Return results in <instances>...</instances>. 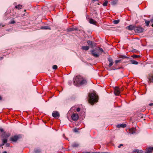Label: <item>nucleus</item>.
Returning a JSON list of instances; mask_svg holds the SVG:
<instances>
[{"label": "nucleus", "instance_id": "obj_1", "mask_svg": "<svg viewBox=\"0 0 153 153\" xmlns=\"http://www.w3.org/2000/svg\"><path fill=\"white\" fill-rule=\"evenodd\" d=\"M73 80L74 85L77 84L80 85H85L87 83L86 79L80 75L76 76L74 78Z\"/></svg>", "mask_w": 153, "mask_h": 153}, {"label": "nucleus", "instance_id": "obj_2", "mask_svg": "<svg viewBox=\"0 0 153 153\" xmlns=\"http://www.w3.org/2000/svg\"><path fill=\"white\" fill-rule=\"evenodd\" d=\"M88 97L89 102L91 104H94L98 101V97L95 92L89 93Z\"/></svg>", "mask_w": 153, "mask_h": 153}, {"label": "nucleus", "instance_id": "obj_3", "mask_svg": "<svg viewBox=\"0 0 153 153\" xmlns=\"http://www.w3.org/2000/svg\"><path fill=\"white\" fill-rule=\"evenodd\" d=\"M91 53L92 56L95 57H98L100 54L98 52V50H97L96 48L92 50Z\"/></svg>", "mask_w": 153, "mask_h": 153}, {"label": "nucleus", "instance_id": "obj_4", "mask_svg": "<svg viewBox=\"0 0 153 153\" xmlns=\"http://www.w3.org/2000/svg\"><path fill=\"white\" fill-rule=\"evenodd\" d=\"M21 138L20 135H16L13 136L10 138V140L13 142H16L19 138Z\"/></svg>", "mask_w": 153, "mask_h": 153}, {"label": "nucleus", "instance_id": "obj_5", "mask_svg": "<svg viewBox=\"0 0 153 153\" xmlns=\"http://www.w3.org/2000/svg\"><path fill=\"white\" fill-rule=\"evenodd\" d=\"M121 91L120 89L118 87H115L114 88V93L116 95H119L120 94Z\"/></svg>", "mask_w": 153, "mask_h": 153}, {"label": "nucleus", "instance_id": "obj_6", "mask_svg": "<svg viewBox=\"0 0 153 153\" xmlns=\"http://www.w3.org/2000/svg\"><path fill=\"white\" fill-rule=\"evenodd\" d=\"M79 116L77 114L73 113L71 116L72 120L74 121H76L79 119Z\"/></svg>", "mask_w": 153, "mask_h": 153}, {"label": "nucleus", "instance_id": "obj_7", "mask_svg": "<svg viewBox=\"0 0 153 153\" xmlns=\"http://www.w3.org/2000/svg\"><path fill=\"white\" fill-rule=\"evenodd\" d=\"M143 28L141 27H137L135 28V31L137 33H141L143 31Z\"/></svg>", "mask_w": 153, "mask_h": 153}, {"label": "nucleus", "instance_id": "obj_8", "mask_svg": "<svg viewBox=\"0 0 153 153\" xmlns=\"http://www.w3.org/2000/svg\"><path fill=\"white\" fill-rule=\"evenodd\" d=\"M52 116L55 118L60 117L59 113L57 111H53L52 113Z\"/></svg>", "mask_w": 153, "mask_h": 153}, {"label": "nucleus", "instance_id": "obj_9", "mask_svg": "<svg viewBox=\"0 0 153 153\" xmlns=\"http://www.w3.org/2000/svg\"><path fill=\"white\" fill-rule=\"evenodd\" d=\"M108 61L109 62L108 66L110 67L114 63L113 60L112 58L110 57L108 58Z\"/></svg>", "mask_w": 153, "mask_h": 153}, {"label": "nucleus", "instance_id": "obj_10", "mask_svg": "<svg viewBox=\"0 0 153 153\" xmlns=\"http://www.w3.org/2000/svg\"><path fill=\"white\" fill-rule=\"evenodd\" d=\"M135 28V27L132 25H131L128 26L126 27V28L128 30H134Z\"/></svg>", "mask_w": 153, "mask_h": 153}, {"label": "nucleus", "instance_id": "obj_11", "mask_svg": "<svg viewBox=\"0 0 153 153\" xmlns=\"http://www.w3.org/2000/svg\"><path fill=\"white\" fill-rule=\"evenodd\" d=\"M149 82L153 83V74H150L149 77Z\"/></svg>", "mask_w": 153, "mask_h": 153}, {"label": "nucleus", "instance_id": "obj_12", "mask_svg": "<svg viewBox=\"0 0 153 153\" xmlns=\"http://www.w3.org/2000/svg\"><path fill=\"white\" fill-rule=\"evenodd\" d=\"M126 125L125 124H118L117 125V127L118 128H125L126 127Z\"/></svg>", "mask_w": 153, "mask_h": 153}, {"label": "nucleus", "instance_id": "obj_13", "mask_svg": "<svg viewBox=\"0 0 153 153\" xmlns=\"http://www.w3.org/2000/svg\"><path fill=\"white\" fill-rule=\"evenodd\" d=\"M67 30L68 32H71L74 30H78L76 28L71 27L68 28Z\"/></svg>", "mask_w": 153, "mask_h": 153}, {"label": "nucleus", "instance_id": "obj_14", "mask_svg": "<svg viewBox=\"0 0 153 153\" xmlns=\"http://www.w3.org/2000/svg\"><path fill=\"white\" fill-rule=\"evenodd\" d=\"M81 49L83 50L87 51L89 49V47L88 46H83L82 47Z\"/></svg>", "mask_w": 153, "mask_h": 153}, {"label": "nucleus", "instance_id": "obj_15", "mask_svg": "<svg viewBox=\"0 0 153 153\" xmlns=\"http://www.w3.org/2000/svg\"><path fill=\"white\" fill-rule=\"evenodd\" d=\"M89 22L91 24H93L94 25H95L96 24V23H97L96 22L93 20V19H91L89 20Z\"/></svg>", "mask_w": 153, "mask_h": 153}, {"label": "nucleus", "instance_id": "obj_16", "mask_svg": "<svg viewBox=\"0 0 153 153\" xmlns=\"http://www.w3.org/2000/svg\"><path fill=\"white\" fill-rule=\"evenodd\" d=\"M130 133L131 134H133L135 133V129L134 128H132L129 129Z\"/></svg>", "mask_w": 153, "mask_h": 153}, {"label": "nucleus", "instance_id": "obj_17", "mask_svg": "<svg viewBox=\"0 0 153 153\" xmlns=\"http://www.w3.org/2000/svg\"><path fill=\"white\" fill-rule=\"evenodd\" d=\"M87 43H88V44L91 47H93V43L92 41L88 40L87 41Z\"/></svg>", "mask_w": 153, "mask_h": 153}, {"label": "nucleus", "instance_id": "obj_18", "mask_svg": "<svg viewBox=\"0 0 153 153\" xmlns=\"http://www.w3.org/2000/svg\"><path fill=\"white\" fill-rule=\"evenodd\" d=\"M41 29H45V30L51 29L50 27L48 26H44L42 27H41Z\"/></svg>", "mask_w": 153, "mask_h": 153}, {"label": "nucleus", "instance_id": "obj_19", "mask_svg": "<svg viewBox=\"0 0 153 153\" xmlns=\"http://www.w3.org/2000/svg\"><path fill=\"white\" fill-rule=\"evenodd\" d=\"M22 6L21 4H19L18 5H16L15 7V8L16 9H18V10H19L20 9H21Z\"/></svg>", "mask_w": 153, "mask_h": 153}, {"label": "nucleus", "instance_id": "obj_20", "mask_svg": "<svg viewBox=\"0 0 153 153\" xmlns=\"http://www.w3.org/2000/svg\"><path fill=\"white\" fill-rule=\"evenodd\" d=\"M119 57L120 58H122L123 59L128 58V57L126 56L122 55H119Z\"/></svg>", "mask_w": 153, "mask_h": 153}, {"label": "nucleus", "instance_id": "obj_21", "mask_svg": "<svg viewBox=\"0 0 153 153\" xmlns=\"http://www.w3.org/2000/svg\"><path fill=\"white\" fill-rule=\"evenodd\" d=\"M97 50H98V52L100 53H102L103 52V51L102 48H96Z\"/></svg>", "mask_w": 153, "mask_h": 153}, {"label": "nucleus", "instance_id": "obj_22", "mask_svg": "<svg viewBox=\"0 0 153 153\" xmlns=\"http://www.w3.org/2000/svg\"><path fill=\"white\" fill-rule=\"evenodd\" d=\"M131 62L132 64H135V65H137L138 64V62L134 61L133 60H131Z\"/></svg>", "mask_w": 153, "mask_h": 153}, {"label": "nucleus", "instance_id": "obj_23", "mask_svg": "<svg viewBox=\"0 0 153 153\" xmlns=\"http://www.w3.org/2000/svg\"><path fill=\"white\" fill-rule=\"evenodd\" d=\"M132 57L134 58H138L140 57V56L137 55H133L132 56Z\"/></svg>", "mask_w": 153, "mask_h": 153}, {"label": "nucleus", "instance_id": "obj_24", "mask_svg": "<svg viewBox=\"0 0 153 153\" xmlns=\"http://www.w3.org/2000/svg\"><path fill=\"white\" fill-rule=\"evenodd\" d=\"M145 22L147 26H148L149 25L150 21H147L146 19H145Z\"/></svg>", "mask_w": 153, "mask_h": 153}, {"label": "nucleus", "instance_id": "obj_25", "mask_svg": "<svg viewBox=\"0 0 153 153\" xmlns=\"http://www.w3.org/2000/svg\"><path fill=\"white\" fill-rule=\"evenodd\" d=\"M120 22L119 20H114L113 21V23L114 24H117L119 23Z\"/></svg>", "mask_w": 153, "mask_h": 153}, {"label": "nucleus", "instance_id": "obj_26", "mask_svg": "<svg viewBox=\"0 0 153 153\" xmlns=\"http://www.w3.org/2000/svg\"><path fill=\"white\" fill-rule=\"evenodd\" d=\"M34 151L35 153H39L40 152V150L39 149H35Z\"/></svg>", "mask_w": 153, "mask_h": 153}, {"label": "nucleus", "instance_id": "obj_27", "mask_svg": "<svg viewBox=\"0 0 153 153\" xmlns=\"http://www.w3.org/2000/svg\"><path fill=\"white\" fill-rule=\"evenodd\" d=\"M79 128H75L73 129V131L75 132H78V130H79Z\"/></svg>", "mask_w": 153, "mask_h": 153}, {"label": "nucleus", "instance_id": "obj_28", "mask_svg": "<svg viewBox=\"0 0 153 153\" xmlns=\"http://www.w3.org/2000/svg\"><path fill=\"white\" fill-rule=\"evenodd\" d=\"M2 142H3V143H7V139H4L2 140Z\"/></svg>", "mask_w": 153, "mask_h": 153}, {"label": "nucleus", "instance_id": "obj_29", "mask_svg": "<svg viewBox=\"0 0 153 153\" xmlns=\"http://www.w3.org/2000/svg\"><path fill=\"white\" fill-rule=\"evenodd\" d=\"M135 152H136L137 153H141L142 152V151L141 150H139L138 149H137L135 151Z\"/></svg>", "mask_w": 153, "mask_h": 153}, {"label": "nucleus", "instance_id": "obj_30", "mask_svg": "<svg viewBox=\"0 0 153 153\" xmlns=\"http://www.w3.org/2000/svg\"><path fill=\"white\" fill-rule=\"evenodd\" d=\"M79 146V145L77 143H74L72 145V146L73 147H77Z\"/></svg>", "mask_w": 153, "mask_h": 153}, {"label": "nucleus", "instance_id": "obj_31", "mask_svg": "<svg viewBox=\"0 0 153 153\" xmlns=\"http://www.w3.org/2000/svg\"><path fill=\"white\" fill-rule=\"evenodd\" d=\"M15 22L13 19H12L10 22L9 23L10 24H13L15 23Z\"/></svg>", "mask_w": 153, "mask_h": 153}, {"label": "nucleus", "instance_id": "obj_32", "mask_svg": "<svg viewBox=\"0 0 153 153\" xmlns=\"http://www.w3.org/2000/svg\"><path fill=\"white\" fill-rule=\"evenodd\" d=\"M121 61V59H120L118 60H116L115 61V63L116 64H117L119 62Z\"/></svg>", "mask_w": 153, "mask_h": 153}, {"label": "nucleus", "instance_id": "obj_33", "mask_svg": "<svg viewBox=\"0 0 153 153\" xmlns=\"http://www.w3.org/2000/svg\"><path fill=\"white\" fill-rule=\"evenodd\" d=\"M57 68V66L56 65H54L53 66V69H56Z\"/></svg>", "mask_w": 153, "mask_h": 153}, {"label": "nucleus", "instance_id": "obj_34", "mask_svg": "<svg viewBox=\"0 0 153 153\" xmlns=\"http://www.w3.org/2000/svg\"><path fill=\"white\" fill-rule=\"evenodd\" d=\"M4 132V130L2 128H0V132Z\"/></svg>", "mask_w": 153, "mask_h": 153}, {"label": "nucleus", "instance_id": "obj_35", "mask_svg": "<svg viewBox=\"0 0 153 153\" xmlns=\"http://www.w3.org/2000/svg\"><path fill=\"white\" fill-rule=\"evenodd\" d=\"M117 1H116V2H115L114 1H113L112 2V4H116L117 3Z\"/></svg>", "mask_w": 153, "mask_h": 153}, {"label": "nucleus", "instance_id": "obj_36", "mask_svg": "<svg viewBox=\"0 0 153 153\" xmlns=\"http://www.w3.org/2000/svg\"><path fill=\"white\" fill-rule=\"evenodd\" d=\"M77 112H79L80 111V108H77L76 110Z\"/></svg>", "mask_w": 153, "mask_h": 153}, {"label": "nucleus", "instance_id": "obj_37", "mask_svg": "<svg viewBox=\"0 0 153 153\" xmlns=\"http://www.w3.org/2000/svg\"><path fill=\"white\" fill-rule=\"evenodd\" d=\"M123 146V144H120V145H119V146H118V148H120V147H121V146Z\"/></svg>", "mask_w": 153, "mask_h": 153}, {"label": "nucleus", "instance_id": "obj_38", "mask_svg": "<svg viewBox=\"0 0 153 153\" xmlns=\"http://www.w3.org/2000/svg\"><path fill=\"white\" fill-rule=\"evenodd\" d=\"M6 146H7L8 147L10 146V144L8 143H7L6 144Z\"/></svg>", "mask_w": 153, "mask_h": 153}, {"label": "nucleus", "instance_id": "obj_39", "mask_svg": "<svg viewBox=\"0 0 153 153\" xmlns=\"http://www.w3.org/2000/svg\"><path fill=\"white\" fill-rule=\"evenodd\" d=\"M4 144H5L4 143H3V142H2V144L1 145H0V146H4Z\"/></svg>", "mask_w": 153, "mask_h": 153}, {"label": "nucleus", "instance_id": "obj_40", "mask_svg": "<svg viewBox=\"0 0 153 153\" xmlns=\"http://www.w3.org/2000/svg\"><path fill=\"white\" fill-rule=\"evenodd\" d=\"M103 5L104 6H105V2H103Z\"/></svg>", "mask_w": 153, "mask_h": 153}, {"label": "nucleus", "instance_id": "obj_41", "mask_svg": "<svg viewBox=\"0 0 153 153\" xmlns=\"http://www.w3.org/2000/svg\"><path fill=\"white\" fill-rule=\"evenodd\" d=\"M150 21H151V22H153V19H151V20H150Z\"/></svg>", "mask_w": 153, "mask_h": 153}, {"label": "nucleus", "instance_id": "obj_42", "mask_svg": "<svg viewBox=\"0 0 153 153\" xmlns=\"http://www.w3.org/2000/svg\"><path fill=\"white\" fill-rule=\"evenodd\" d=\"M108 3V1H107L106 0V6L107 5V4Z\"/></svg>", "mask_w": 153, "mask_h": 153}, {"label": "nucleus", "instance_id": "obj_43", "mask_svg": "<svg viewBox=\"0 0 153 153\" xmlns=\"http://www.w3.org/2000/svg\"><path fill=\"white\" fill-rule=\"evenodd\" d=\"M149 105H153V103H150L149 104Z\"/></svg>", "mask_w": 153, "mask_h": 153}, {"label": "nucleus", "instance_id": "obj_44", "mask_svg": "<svg viewBox=\"0 0 153 153\" xmlns=\"http://www.w3.org/2000/svg\"><path fill=\"white\" fill-rule=\"evenodd\" d=\"M2 100V97H1L0 96V101L1 100Z\"/></svg>", "mask_w": 153, "mask_h": 153}, {"label": "nucleus", "instance_id": "obj_45", "mask_svg": "<svg viewBox=\"0 0 153 153\" xmlns=\"http://www.w3.org/2000/svg\"><path fill=\"white\" fill-rule=\"evenodd\" d=\"M2 153H7V152L6 151H4Z\"/></svg>", "mask_w": 153, "mask_h": 153}, {"label": "nucleus", "instance_id": "obj_46", "mask_svg": "<svg viewBox=\"0 0 153 153\" xmlns=\"http://www.w3.org/2000/svg\"><path fill=\"white\" fill-rule=\"evenodd\" d=\"M108 46H109V47H110V46H111V45H108Z\"/></svg>", "mask_w": 153, "mask_h": 153}, {"label": "nucleus", "instance_id": "obj_47", "mask_svg": "<svg viewBox=\"0 0 153 153\" xmlns=\"http://www.w3.org/2000/svg\"><path fill=\"white\" fill-rule=\"evenodd\" d=\"M83 153H90L89 152H86Z\"/></svg>", "mask_w": 153, "mask_h": 153}, {"label": "nucleus", "instance_id": "obj_48", "mask_svg": "<svg viewBox=\"0 0 153 153\" xmlns=\"http://www.w3.org/2000/svg\"><path fill=\"white\" fill-rule=\"evenodd\" d=\"M100 153L99 152H98V153H97V152H95V153L93 152V153Z\"/></svg>", "mask_w": 153, "mask_h": 153}, {"label": "nucleus", "instance_id": "obj_49", "mask_svg": "<svg viewBox=\"0 0 153 153\" xmlns=\"http://www.w3.org/2000/svg\"><path fill=\"white\" fill-rule=\"evenodd\" d=\"M152 26L153 27V24H152Z\"/></svg>", "mask_w": 153, "mask_h": 153}, {"label": "nucleus", "instance_id": "obj_50", "mask_svg": "<svg viewBox=\"0 0 153 153\" xmlns=\"http://www.w3.org/2000/svg\"><path fill=\"white\" fill-rule=\"evenodd\" d=\"M1 25L0 23V26H1Z\"/></svg>", "mask_w": 153, "mask_h": 153}, {"label": "nucleus", "instance_id": "obj_51", "mask_svg": "<svg viewBox=\"0 0 153 153\" xmlns=\"http://www.w3.org/2000/svg\"><path fill=\"white\" fill-rule=\"evenodd\" d=\"M4 25H3L2 26V27H4Z\"/></svg>", "mask_w": 153, "mask_h": 153}, {"label": "nucleus", "instance_id": "obj_52", "mask_svg": "<svg viewBox=\"0 0 153 153\" xmlns=\"http://www.w3.org/2000/svg\"><path fill=\"white\" fill-rule=\"evenodd\" d=\"M24 11H26V10H25Z\"/></svg>", "mask_w": 153, "mask_h": 153}, {"label": "nucleus", "instance_id": "obj_53", "mask_svg": "<svg viewBox=\"0 0 153 153\" xmlns=\"http://www.w3.org/2000/svg\"><path fill=\"white\" fill-rule=\"evenodd\" d=\"M2 59V57H1V59Z\"/></svg>", "mask_w": 153, "mask_h": 153}, {"label": "nucleus", "instance_id": "obj_54", "mask_svg": "<svg viewBox=\"0 0 153 153\" xmlns=\"http://www.w3.org/2000/svg\"><path fill=\"white\" fill-rule=\"evenodd\" d=\"M2 59V57H1V59Z\"/></svg>", "mask_w": 153, "mask_h": 153}, {"label": "nucleus", "instance_id": "obj_55", "mask_svg": "<svg viewBox=\"0 0 153 153\" xmlns=\"http://www.w3.org/2000/svg\"><path fill=\"white\" fill-rule=\"evenodd\" d=\"M117 1L118 0H116Z\"/></svg>", "mask_w": 153, "mask_h": 153}, {"label": "nucleus", "instance_id": "obj_56", "mask_svg": "<svg viewBox=\"0 0 153 153\" xmlns=\"http://www.w3.org/2000/svg\"><path fill=\"white\" fill-rule=\"evenodd\" d=\"M103 153H105V152H103Z\"/></svg>", "mask_w": 153, "mask_h": 153}]
</instances>
